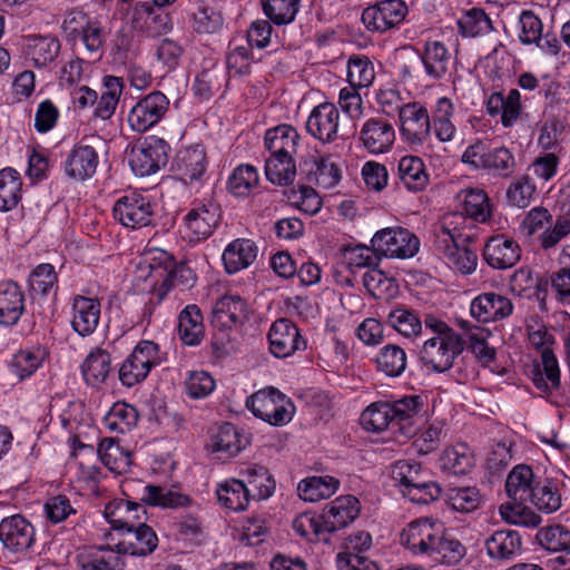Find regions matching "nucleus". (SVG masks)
Listing matches in <instances>:
<instances>
[{
  "label": "nucleus",
  "instance_id": "nucleus-1",
  "mask_svg": "<svg viewBox=\"0 0 570 570\" xmlns=\"http://www.w3.org/2000/svg\"><path fill=\"white\" fill-rule=\"evenodd\" d=\"M122 493L126 499L114 500L105 508L108 523L119 534L145 523V505L178 509L189 507L193 502L187 494L135 479L122 483Z\"/></svg>",
  "mask_w": 570,
  "mask_h": 570
},
{
  "label": "nucleus",
  "instance_id": "nucleus-2",
  "mask_svg": "<svg viewBox=\"0 0 570 570\" xmlns=\"http://www.w3.org/2000/svg\"><path fill=\"white\" fill-rule=\"evenodd\" d=\"M246 407L263 421L281 426L293 417V403L275 387H267L252 394L246 400Z\"/></svg>",
  "mask_w": 570,
  "mask_h": 570
},
{
  "label": "nucleus",
  "instance_id": "nucleus-3",
  "mask_svg": "<svg viewBox=\"0 0 570 570\" xmlns=\"http://www.w3.org/2000/svg\"><path fill=\"white\" fill-rule=\"evenodd\" d=\"M463 350L460 335L429 337L420 350L419 358L429 371L444 373L453 366L454 360Z\"/></svg>",
  "mask_w": 570,
  "mask_h": 570
},
{
  "label": "nucleus",
  "instance_id": "nucleus-4",
  "mask_svg": "<svg viewBox=\"0 0 570 570\" xmlns=\"http://www.w3.org/2000/svg\"><path fill=\"white\" fill-rule=\"evenodd\" d=\"M159 364V346L151 341L139 342L119 368V380L128 387L144 381L151 367Z\"/></svg>",
  "mask_w": 570,
  "mask_h": 570
},
{
  "label": "nucleus",
  "instance_id": "nucleus-5",
  "mask_svg": "<svg viewBox=\"0 0 570 570\" xmlns=\"http://www.w3.org/2000/svg\"><path fill=\"white\" fill-rule=\"evenodd\" d=\"M371 243L373 252L381 257L396 258L414 256L420 246L417 237L402 227L383 228L374 234Z\"/></svg>",
  "mask_w": 570,
  "mask_h": 570
},
{
  "label": "nucleus",
  "instance_id": "nucleus-6",
  "mask_svg": "<svg viewBox=\"0 0 570 570\" xmlns=\"http://www.w3.org/2000/svg\"><path fill=\"white\" fill-rule=\"evenodd\" d=\"M518 39L524 46H535L542 51L557 56L561 45L554 32H543V22L532 10H522L517 22Z\"/></svg>",
  "mask_w": 570,
  "mask_h": 570
},
{
  "label": "nucleus",
  "instance_id": "nucleus-7",
  "mask_svg": "<svg viewBox=\"0 0 570 570\" xmlns=\"http://www.w3.org/2000/svg\"><path fill=\"white\" fill-rule=\"evenodd\" d=\"M168 151L169 145L164 139L149 137L131 149L130 167L140 177L155 174L166 166Z\"/></svg>",
  "mask_w": 570,
  "mask_h": 570
},
{
  "label": "nucleus",
  "instance_id": "nucleus-8",
  "mask_svg": "<svg viewBox=\"0 0 570 570\" xmlns=\"http://www.w3.org/2000/svg\"><path fill=\"white\" fill-rule=\"evenodd\" d=\"M112 213L116 220L132 229L149 226L154 219V206L138 193L120 197L115 203Z\"/></svg>",
  "mask_w": 570,
  "mask_h": 570
},
{
  "label": "nucleus",
  "instance_id": "nucleus-9",
  "mask_svg": "<svg viewBox=\"0 0 570 570\" xmlns=\"http://www.w3.org/2000/svg\"><path fill=\"white\" fill-rule=\"evenodd\" d=\"M409 13L407 4L402 0H383L366 8L362 22L368 31L385 32L399 26Z\"/></svg>",
  "mask_w": 570,
  "mask_h": 570
},
{
  "label": "nucleus",
  "instance_id": "nucleus-10",
  "mask_svg": "<svg viewBox=\"0 0 570 570\" xmlns=\"http://www.w3.org/2000/svg\"><path fill=\"white\" fill-rule=\"evenodd\" d=\"M168 107V98L160 91H153L131 108L128 124L132 130L145 132L163 119Z\"/></svg>",
  "mask_w": 570,
  "mask_h": 570
},
{
  "label": "nucleus",
  "instance_id": "nucleus-11",
  "mask_svg": "<svg viewBox=\"0 0 570 570\" xmlns=\"http://www.w3.org/2000/svg\"><path fill=\"white\" fill-rule=\"evenodd\" d=\"M443 525L431 518H420L407 524L401 533V543L414 554H431Z\"/></svg>",
  "mask_w": 570,
  "mask_h": 570
},
{
  "label": "nucleus",
  "instance_id": "nucleus-12",
  "mask_svg": "<svg viewBox=\"0 0 570 570\" xmlns=\"http://www.w3.org/2000/svg\"><path fill=\"white\" fill-rule=\"evenodd\" d=\"M36 540L35 527L21 514L7 517L0 522V541L3 547L21 553L29 550Z\"/></svg>",
  "mask_w": 570,
  "mask_h": 570
},
{
  "label": "nucleus",
  "instance_id": "nucleus-13",
  "mask_svg": "<svg viewBox=\"0 0 570 570\" xmlns=\"http://www.w3.org/2000/svg\"><path fill=\"white\" fill-rule=\"evenodd\" d=\"M401 135L411 145L425 141L431 134V118L420 102H409L400 108Z\"/></svg>",
  "mask_w": 570,
  "mask_h": 570
},
{
  "label": "nucleus",
  "instance_id": "nucleus-14",
  "mask_svg": "<svg viewBox=\"0 0 570 570\" xmlns=\"http://www.w3.org/2000/svg\"><path fill=\"white\" fill-rule=\"evenodd\" d=\"M99 165L97 149L83 138L68 153L63 160V171L67 177L77 181L91 178Z\"/></svg>",
  "mask_w": 570,
  "mask_h": 570
},
{
  "label": "nucleus",
  "instance_id": "nucleus-15",
  "mask_svg": "<svg viewBox=\"0 0 570 570\" xmlns=\"http://www.w3.org/2000/svg\"><path fill=\"white\" fill-rule=\"evenodd\" d=\"M521 258L519 243L505 234H495L483 246V259L494 269L513 267Z\"/></svg>",
  "mask_w": 570,
  "mask_h": 570
},
{
  "label": "nucleus",
  "instance_id": "nucleus-16",
  "mask_svg": "<svg viewBox=\"0 0 570 570\" xmlns=\"http://www.w3.org/2000/svg\"><path fill=\"white\" fill-rule=\"evenodd\" d=\"M268 341L271 352L281 358L306 348V341L302 337L296 325L287 318H279L272 324Z\"/></svg>",
  "mask_w": 570,
  "mask_h": 570
},
{
  "label": "nucleus",
  "instance_id": "nucleus-17",
  "mask_svg": "<svg viewBox=\"0 0 570 570\" xmlns=\"http://www.w3.org/2000/svg\"><path fill=\"white\" fill-rule=\"evenodd\" d=\"M360 511V501L354 495H342L326 504L322 519L328 539L333 533L352 523Z\"/></svg>",
  "mask_w": 570,
  "mask_h": 570
},
{
  "label": "nucleus",
  "instance_id": "nucleus-18",
  "mask_svg": "<svg viewBox=\"0 0 570 570\" xmlns=\"http://www.w3.org/2000/svg\"><path fill=\"white\" fill-rule=\"evenodd\" d=\"M372 546L370 533L360 531L346 539L345 550L337 554V567L340 570H377L376 564L371 561L364 552Z\"/></svg>",
  "mask_w": 570,
  "mask_h": 570
},
{
  "label": "nucleus",
  "instance_id": "nucleus-19",
  "mask_svg": "<svg viewBox=\"0 0 570 570\" xmlns=\"http://www.w3.org/2000/svg\"><path fill=\"white\" fill-rule=\"evenodd\" d=\"M298 175L308 184H315L323 188L334 187L341 176L340 170L330 157L308 155L298 167Z\"/></svg>",
  "mask_w": 570,
  "mask_h": 570
},
{
  "label": "nucleus",
  "instance_id": "nucleus-20",
  "mask_svg": "<svg viewBox=\"0 0 570 570\" xmlns=\"http://www.w3.org/2000/svg\"><path fill=\"white\" fill-rule=\"evenodd\" d=\"M340 111L331 102H323L314 107L306 121V130L322 142L336 139L338 130Z\"/></svg>",
  "mask_w": 570,
  "mask_h": 570
},
{
  "label": "nucleus",
  "instance_id": "nucleus-21",
  "mask_svg": "<svg viewBox=\"0 0 570 570\" xmlns=\"http://www.w3.org/2000/svg\"><path fill=\"white\" fill-rule=\"evenodd\" d=\"M116 543L117 552L134 557H146L158 547V537L154 529L145 523L127 529Z\"/></svg>",
  "mask_w": 570,
  "mask_h": 570
},
{
  "label": "nucleus",
  "instance_id": "nucleus-22",
  "mask_svg": "<svg viewBox=\"0 0 570 570\" xmlns=\"http://www.w3.org/2000/svg\"><path fill=\"white\" fill-rule=\"evenodd\" d=\"M220 218L219 207L214 203L202 204L191 208L184 218L187 237L198 242L209 237Z\"/></svg>",
  "mask_w": 570,
  "mask_h": 570
},
{
  "label": "nucleus",
  "instance_id": "nucleus-23",
  "mask_svg": "<svg viewBox=\"0 0 570 570\" xmlns=\"http://www.w3.org/2000/svg\"><path fill=\"white\" fill-rule=\"evenodd\" d=\"M471 315L479 322H497L510 316L513 312L512 302L493 292L478 295L470 306Z\"/></svg>",
  "mask_w": 570,
  "mask_h": 570
},
{
  "label": "nucleus",
  "instance_id": "nucleus-24",
  "mask_svg": "<svg viewBox=\"0 0 570 570\" xmlns=\"http://www.w3.org/2000/svg\"><path fill=\"white\" fill-rule=\"evenodd\" d=\"M26 311V296L21 286L11 279L0 282V325L13 326Z\"/></svg>",
  "mask_w": 570,
  "mask_h": 570
},
{
  "label": "nucleus",
  "instance_id": "nucleus-25",
  "mask_svg": "<svg viewBox=\"0 0 570 570\" xmlns=\"http://www.w3.org/2000/svg\"><path fill=\"white\" fill-rule=\"evenodd\" d=\"M100 302L97 298L77 295L72 301L71 327L81 337L90 336L98 327Z\"/></svg>",
  "mask_w": 570,
  "mask_h": 570
},
{
  "label": "nucleus",
  "instance_id": "nucleus-26",
  "mask_svg": "<svg viewBox=\"0 0 570 570\" xmlns=\"http://www.w3.org/2000/svg\"><path fill=\"white\" fill-rule=\"evenodd\" d=\"M485 107L489 116H500L502 126L510 128L519 120L522 114L520 91L511 89L507 96L501 91L492 92L487 99Z\"/></svg>",
  "mask_w": 570,
  "mask_h": 570
},
{
  "label": "nucleus",
  "instance_id": "nucleus-27",
  "mask_svg": "<svg viewBox=\"0 0 570 570\" xmlns=\"http://www.w3.org/2000/svg\"><path fill=\"white\" fill-rule=\"evenodd\" d=\"M395 139L393 126L382 118L367 119L361 131L360 140L365 149L372 154H381L387 151Z\"/></svg>",
  "mask_w": 570,
  "mask_h": 570
},
{
  "label": "nucleus",
  "instance_id": "nucleus-28",
  "mask_svg": "<svg viewBox=\"0 0 570 570\" xmlns=\"http://www.w3.org/2000/svg\"><path fill=\"white\" fill-rule=\"evenodd\" d=\"M246 317V303L235 295L220 297L212 309V325L218 330H233Z\"/></svg>",
  "mask_w": 570,
  "mask_h": 570
},
{
  "label": "nucleus",
  "instance_id": "nucleus-29",
  "mask_svg": "<svg viewBox=\"0 0 570 570\" xmlns=\"http://www.w3.org/2000/svg\"><path fill=\"white\" fill-rule=\"evenodd\" d=\"M420 58L429 79L440 80L449 73L452 63V55L442 41H426L420 53Z\"/></svg>",
  "mask_w": 570,
  "mask_h": 570
},
{
  "label": "nucleus",
  "instance_id": "nucleus-30",
  "mask_svg": "<svg viewBox=\"0 0 570 570\" xmlns=\"http://www.w3.org/2000/svg\"><path fill=\"white\" fill-rule=\"evenodd\" d=\"M485 549L492 560L509 561L521 553L522 537L517 530H497L485 540Z\"/></svg>",
  "mask_w": 570,
  "mask_h": 570
},
{
  "label": "nucleus",
  "instance_id": "nucleus-31",
  "mask_svg": "<svg viewBox=\"0 0 570 570\" xmlns=\"http://www.w3.org/2000/svg\"><path fill=\"white\" fill-rule=\"evenodd\" d=\"M176 168L186 183L200 181L207 170L205 147L197 144L180 150L176 158Z\"/></svg>",
  "mask_w": 570,
  "mask_h": 570
},
{
  "label": "nucleus",
  "instance_id": "nucleus-32",
  "mask_svg": "<svg viewBox=\"0 0 570 570\" xmlns=\"http://www.w3.org/2000/svg\"><path fill=\"white\" fill-rule=\"evenodd\" d=\"M61 42L51 35L29 36L26 45V55L37 68L51 66L60 55Z\"/></svg>",
  "mask_w": 570,
  "mask_h": 570
},
{
  "label": "nucleus",
  "instance_id": "nucleus-33",
  "mask_svg": "<svg viewBox=\"0 0 570 570\" xmlns=\"http://www.w3.org/2000/svg\"><path fill=\"white\" fill-rule=\"evenodd\" d=\"M299 135L296 129L289 125H281L268 129L265 134V147L269 156L293 158L296 153Z\"/></svg>",
  "mask_w": 570,
  "mask_h": 570
},
{
  "label": "nucleus",
  "instance_id": "nucleus-34",
  "mask_svg": "<svg viewBox=\"0 0 570 570\" xmlns=\"http://www.w3.org/2000/svg\"><path fill=\"white\" fill-rule=\"evenodd\" d=\"M541 479H537L532 469L525 464L515 465L508 474L505 491L509 498L515 502L527 503L531 499L533 485Z\"/></svg>",
  "mask_w": 570,
  "mask_h": 570
},
{
  "label": "nucleus",
  "instance_id": "nucleus-35",
  "mask_svg": "<svg viewBox=\"0 0 570 570\" xmlns=\"http://www.w3.org/2000/svg\"><path fill=\"white\" fill-rule=\"evenodd\" d=\"M258 247L250 239H235L223 253V262L228 274L248 267L257 257Z\"/></svg>",
  "mask_w": 570,
  "mask_h": 570
},
{
  "label": "nucleus",
  "instance_id": "nucleus-36",
  "mask_svg": "<svg viewBox=\"0 0 570 570\" xmlns=\"http://www.w3.org/2000/svg\"><path fill=\"white\" fill-rule=\"evenodd\" d=\"M163 7H156L148 2L137 4L135 14L137 21L144 19V23L140 28L149 37H159L168 33L171 28V18L168 12L161 9Z\"/></svg>",
  "mask_w": 570,
  "mask_h": 570
},
{
  "label": "nucleus",
  "instance_id": "nucleus-37",
  "mask_svg": "<svg viewBox=\"0 0 570 570\" xmlns=\"http://www.w3.org/2000/svg\"><path fill=\"white\" fill-rule=\"evenodd\" d=\"M178 335L181 342L188 346L199 345L205 336L203 314L195 305H187L178 316Z\"/></svg>",
  "mask_w": 570,
  "mask_h": 570
},
{
  "label": "nucleus",
  "instance_id": "nucleus-38",
  "mask_svg": "<svg viewBox=\"0 0 570 570\" xmlns=\"http://www.w3.org/2000/svg\"><path fill=\"white\" fill-rule=\"evenodd\" d=\"M122 90V78L105 76L102 78L100 97H97L94 116L102 120L110 119L116 111Z\"/></svg>",
  "mask_w": 570,
  "mask_h": 570
},
{
  "label": "nucleus",
  "instance_id": "nucleus-39",
  "mask_svg": "<svg viewBox=\"0 0 570 570\" xmlns=\"http://www.w3.org/2000/svg\"><path fill=\"white\" fill-rule=\"evenodd\" d=\"M397 177L403 186L410 191H421L429 184L423 160L417 156H404L397 164Z\"/></svg>",
  "mask_w": 570,
  "mask_h": 570
},
{
  "label": "nucleus",
  "instance_id": "nucleus-40",
  "mask_svg": "<svg viewBox=\"0 0 570 570\" xmlns=\"http://www.w3.org/2000/svg\"><path fill=\"white\" fill-rule=\"evenodd\" d=\"M531 499L528 500L539 511L550 514L558 511L562 504L559 483L552 479H541L533 485Z\"/></svg>",
  "mask_w": 570,
  "mask_h": 570
},
{
  "label": "nucleus",
  "instance_id": "nucleus-41",
  "mask_svg": "<svg viewBox=\"0 0 570 570\" xmlns=\"http://www.w3.org/2000/svg\"><path fill=\"white\" fill-rule=\"evenodd\" d=\"M111 371L110 354L100 347L89 352L81 365V372L87 384L97 386L102 384Z\"/></svg>",
  "mask_w": 570,
  "mask_h": 570
},
{
  "label": "nucleus",
  "instance_id": "nucleus-42",
  "mask_svg": "<svg viewBox=\"0 0 570 570\" xmlns=\"http://www.w3.org/2000/svg\"><path fill=\"white\" fill-rule=\"evenodd\" d=\"M216 493L223 507L236 512L245 510L250 500V490H248L245 480H227L219 484Z\"/></svg>",
  "mask_w": 570,
  "mask_h": 570
},
{
  "label": "nucleus",
  "instance_id": "nucleus-43",
  "mask_svg": "<svg viewBox=\"0 0 570 570\" xmlns=\"http://www.w3.org/2000/svg\"><path fill=\"white\" fill-rule=\"evenodd\" d=\"M515 166V158L507 147H487L484 161L481 164V167L491 176L498 178L511 177L514 173Z\"/></svg>",
  "mask_w": 570,
  "mask_h": 570
},
{
  "label": "nucleus",
  "instance_id": "nucleus-44",
  "mask_svg": "<svg viewBox=\"0 0 570 570\" xmlns=\"http://www.w3.org/2000/svg\"><path fill=\"white\" fill-rule=\"evenodd\" d=\"M338 480L330 476H312L298 483V495L304 501L317 502L332 497L338 489Z\"/></svg>",
  "mask_w": 570,
  "mask_h": 570
},
{
  "label": "nucleus",
  "instance_id": "nucleus-45",
  "mask_svg": "<svg viewBox=\"0 0 570 570\" xmlns=\"http://www.w3.org/2000/svg\"><path fill=\"white\" fill-rule=\"evenodd\" d=\"M454 105L446 97L439 98L432 114V122L436 138L442 142L453 140L456 127L452 122Z\"/></svg>",
  "mask_w": 570,
  "mask_h": 570
},
{
  "label": "nucleus",
  "instance_id": "nucleus-46",
  "mask_svg": "<svg viewBox=\"0 0 570 570\" xmlns=\"http://www.w3.org/2000/svg\"><path fill=\"white\" fill-rule=\"evenodd\" d=\"M464 214L474 222L485 223L491 217V205L488 194L480 188L461 190Z\"/></svg>",
  "mask_w": 570,
  "mask_h": 570
},
{
  "label": "nucleus",
  "instance_id": "nucleus-47",
  "mask_svg": "<svg viewBox=\"0 0 570 570\" xmlns=\"http://www.w3.org/2000/svg\"><path fill=\"white\" fill-rule=\"evenodd\" d=\"M22 181L13 168L0 170V212H9L21 200Z\"/></svg>",
  "mask_w": 570,
  "mask_h": 570
},
{
  "label": "nucleus",
  "instance_id": "nucleus-48",
  "mask_svg": "<svg viewBox=\"0 0 570 570\" xmlns=\"http://www.w3.org/2000/svg\"><path fill=\"white\" fill-rule=\"evenodd\" d=\"M245 483L250 490V498L267 499L275 490V481L263 465H252L242 471Z\"/></svg>",
  "mask_w": 570,
  "mask_h": 570
},
{
  "label": "nucleus",
  "instance_id": "nucleus-49",
  "mask_svg": "<svg viewBox=\"0 0 570 570\" xmlns=\"http://www.w3.org/2000/svg\"><path fill=\"white\" fill-rule=\"evenodd\" d=\"M138 417L136 407L124 402H117L104 417V423L110 432L125 434L136 426Z\"/></svg>",
  "mask_w": 570,
  "mask_h": 570
},
{
  "label": "nucleus",
  "instance_id": "nucleus-50",
  "mask_svg": "<svg viewBox=\"0 0 570 570\" xmlns=\"http://www.w3.org/2000/svg\"><path fill=\"white\" fill-rule=\"evenodd\" d=\"M159 276L164 277L157 289L159 301L165 297L170 287H179L181 291H185L191 288L196 282L194 271L186 264L176 265L169 271L166 267L159 272Z\"/></svg>",
  "mask_w": 570,
  "mask_h": 570
},
{
  "label": "nucleus",
  "instance_id": "nucleus-51",
  "mask_svg": "<svg viewBox=\"0 0 570 570\" xmlns=\"http://www.w3.org/2000/svg\"><path fill=\"white\" fill-rule=\"evenodd\" d=\"M440 462L443 471L455 475L468 473L474 464L473 455L465 444L445 449Z\"/></svg>",
  "mask_w": 570,
  "mask_h": 570
},
{
  "label": "nucleus",
  "instance_id": "nucleus-52",
  "mask_svg": "<svg viewBox=\"0 0 570 570\" xmlns=\"http://www.w3.org/2000/svg\"><path fill=\"white\" fill-rule=\"evenodd\" d=\"M244 448L245 440L232 423L219 425L217 432L212 436V449L214 452H224L229 456H234Z\"/></svg>",
  "mask_w": 570,
  "mask_h": 570
},
{
  "label": "nucleus",
  "instance_id": "nucleus-53",
  "mask_svg": "<svg viewBox=\"0 0 570 570\" xmlns=\"http://www.w3.org/2000/svg\"><path fill=\"white\" fill-rule=\"evenodd\" d=\"M460 325L469 335V348L475 357L484 365L493 362L495 358V350L487 342L490 332L472 325L469 321H462Z\"/></svg>",
  "mask_w": 570,
  "mask_h": 570
},
{
  "label": "nucleus",
  "instance_id": "nucleus-54",
  "mask_svg": "<svg viewBox=\"0 0 570 570\" xmlns=\"http://www.w3.org/2000/svg\"><path fill=\"white\" fill-rule=\"evenodd\" d=\"M45 356L46 352L41 348L21 350L12 356L9 368L13 375L22 381L40 367Z\"/></svg>",
  "mask_w": 570,
  "mask_h": 570
},
{
  "label": "nucleus",
  "instance_id": "nucleus-55",
  "mask_svg": "<svg viewBox=\"0 0 570 570\" xmlns=\"http://www.w3.org/2000/svg\"><path fill=\"white\" fill-rule=\"evenodd\" d=\"M376 364L380 371L391 377H397L406 368V353L395 344H387L381 348Z\"/></svg>",
  "mask_w": 570,
  "mask_h": 570
},
{
  "label": "nucleus",
  "instance_id": "nucleus-56",
  "mask_svg": "<svg viewBox=\"0 0 570 570\" xmlns=\"http://www.w3.org/2000/svg\"><path fill=\"white\" fill-rule=\"evenodd\" d=\"M296 174L297 169L293 158L269 156L265 161L266 178L274 185H291Z\"/></svg>",
  "mask_w": 570,
  "mask_h": 570
},
{
  "label": "nucleus",
  "instance_id": "nucleus-57",
  "mask_svg": "<svg viewBox=\"0 0 570 570\" xmlns=\"http://www.w3.org/2000/svg\"><path fill=\"white\" fill-rule=\"evenodd\" d=\"M458 26L463 37H478L493 30L490 17L481 8H472L465 11L459 19Z\"/></svg>",
  "mask_w": 570,
  "mask_h": 570
},
{
  "label": "nucleus",
  "instance_id": "nucleus-58",
  "mask_svg": "<svg viewBox=\"0 0 570 570\" xmlns=\"http://www.w3.org/2000/svg\"><path fill=\"white\" fill-rule=\"evenodd\" d=\"M465 553V547L458 539L448 535L443 531L439 534L430 556L443 563L456 564L464 558Z\"/></svg>",
  "mask_w": 570,
  "mask_h": 570
},
{
  "label": "nucleus",
  "instance_id": "nucleus-59",
  "mask_svg": "<svg viewBox=\"0 0 570 570\" xmlns=\"http://www.w3.org/2000/svg\"><path fill=\"white\" fill-rule=\"evenodd\" d=\"M98 454L102 464L116 473H121L130 464V454L124 452L119 443L112 439H104L99 443Z\"/></svg>",
  "mask_w": 570,
  "mask_h": 570
},
{
  "label": "nucleus",
  "instance_id": "nucleus-60",
  "mask_svg": "<svg viewBox=\"0 0 570 570\" xmlns=\"http://www.w3.org/2000/svg\"><path fill=\"white\" fill-rule=\"evenodd\" d=\"M301 0H262L265 16L275 24H288L295 20Z\"/></svg>",
  "mask_w": 570,
  "mask_h": 570
},
{
  "label": "nucleus",
  "instance_id": "nucleus-61",
  "mask_svg": "<svg viewBox=\"0 0 570 570\" xmlns=\"http://www.w3.org/2000/svg\"><path fill=\"white\" fill-rule=\"evenodd\" d=\"M293 530L308 541L330 542L326 530L323 527L322 514L304 512L293 521Z\"/></svg>",
  "mask_w": 570,
  "mask_h": 570
},
{
  "label": "nucleus",
  "instance_id": "nucleus-62",
  "mask_svg": "<svg viewBox=\"0 0 570 570\" xmlns=\"http://www.w3.org/2000/svg\"><path fill=\"white\" fill-rule=\"evenodd\" d=\"M361 423L366 431L381 432L394 424L390 402H375L367 406L362 415Z\"/></svg>",
  "mask_w": 570,
  "mask_h": 570
},
{
  "label": "nucleus",
  "instance_id": "nucleus-63",
  "mask_svg": "<svg viewBox=\"0 0 570 570\" xmlns=\"http://www.w3.org/2000/svg\"><path fill=\"white\" fill-rule=\"evenodd\" d=\"M363 285L373 297L379 299L392 297L397 288L395 281L376 267L364 273Z\"/></svg>",
  "mask_w": 570,
  "mask_h": 570
},
{
  "label": "nucleus",
  "instance_id": "nucleus-64",
  "mask_svg": "<svg viewBox=\"0 0 570 570\" xmlns=\"http://www.w3.org/2000/svg\"><path fill=\"white\" fill-rule=\"evenodd\" d=\"M539 544L552 552H564L570 548V530L561 524L544 527L537 533Z\"/></svg>",
  "mask_w": 570,
  "mask_h": 570
}]
</instances>
